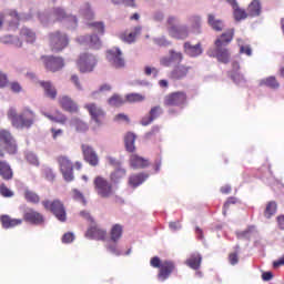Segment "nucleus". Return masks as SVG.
<instances>
[{
  "mask_svg": "<svg viewBox=\"0 0 284 284\" xmlns=\"http://www.w3.org/2000/svg\"><path fill=\"white\" fill-rule=\"evenodd\" d=\"M7 116L16 130H30L37 124V112L30 106H24L20 113L17 109L10 108Z\"/></svg>",
  "mask_w": 284,
  "mask_h": 284,
  "instance_id": "f257e3e1",
  "label": "nucleus"
},
{
  "mask_svg": "<svg viewBox=\"0 0 284 284\" xmlns=\"http://www.w3.org/2000/svg\"><path fill=\"white\" fill-rule=\"evenodd\" d=\"M57 163L67 183H72V181H74V168L75 170H81V168H83V164L81 162L72 163V160H70V158L65 155L58 156Z\"/></svg>",
  "mask_w": 284,
  "mask_h": 284,
  "instance_id": "f03ea898",
  "label": "nucleus"
},
{
  "mask_svg": "<svg viewBox=\"0 0 284 284\" xmlns=\"http://www.w3.org/2000/svg\"><path fill=\"white\" fill-rule=\"evenodd\" d=\"M151 267L159 270L158 278L159 281H168L172 276L173 272L176 270V264L172 261H161L159 256H154L150 261Z\"/></svg>",
  "mask_w": 284,
  "mask_h": 284,
  "instance_id": "7ed1b4c3",
  "label": "nucleus"
},
{
  "mask_svg": "<svg viewBox=\"0 0 284 284\" xmlns=\"http://www.w3.org/2000/svg\"><path fill=\"white\" fill-rule=\"evenodd\" d=\"M42 205L47 212H51L60 223H65L68 221V212L65 211V204L59 199L53 201L43 200Z\"/></svg>",
  "mask_w": 284,
  "mask_h": 284,
  "instance_id": "20e7f679",
  "label": "nucleus"
},
{
  "mask_svg": "<svg viewBox=\"0 0 284 284\" xmlns=\"http://www.w3.org/2000/svg\"><path fill=\"white\" fill-rule=\"evenodd\" d=\"M68 45H70V38H68V34L61 31H53L49 33V47L51 52H63Z\"/></svg>",
  "mask_w": 284,
  "mask_h": 284,
  "instance_id": "39448f33",
  "label": "nucleus"
},
{
  "mask_svg": "<svg viewBox=\"0 0 284 284\" xmlns=\"http://www.w3.org/2000/svg\"><path fill=\"white\" fill-rule=\"evenodd\" d=\"M93 185L98 196H101V199H110L114 194V189L110 181L101 175L95 176Z\"/></svg>",
  "mask_w": 284,
  "mask_h": 284,
  "instance_id": "423d86ee",
  "label": "nucleus"
},
{
  "mask_svg": "<svg viewBox=\"0 0 284 284\" xmlns=\"http://www.w3.org/2000/svg\"><path fill=\"white\" fill-rule=\"evenodd\" d=\"M187 103V93L185 91H175L164 98V105L168 108H183Z\"/></svg>",
  "mask_w": 284,
  "mask_h": 284,
  "instance_id": "0eeeda50",
  "label": "nucleus"
},
{
  "mask_svg": "<svg viewBox=\"0 0 284 284\" xmlns=\"http://www.w3.org/2000/svg\"><path fill=\"white\" fill-rule=\"evenodd\" d=\"M168 26V32L170 37H173V39H187L190 31L187 30V27H179L176 26V18L175 17H169L166 21Z\"/></svg>",
  "mask_w": 284,
  "mask_h": 284,
  "instance_id": "6e6552de",
  "label": "nucleus"
},
{
  "mask_svg": "<svg viewBox=\"0 0 284 284\" xmlns=\"http://www.w3.org/2000/svg\"><path fill=\"white\" fill-rule=\"evenodd\" d=\"M41 61L47 72H59L65 68V61L61 57L42 55Z\"/></svg>",
  "mask_w": 284,
  "mask_h": 284,
  "instance_id": "1a4fd4ad",
  "label": "nucleus"
},
{
  "mask_svg": "<svg viewBox=\"0 0 284 284\" xmlns=\"http://www.w3.org/2000/svg\"><path fill=\"white\" fill-rule=\"evenodd\" d=\"M0 145L4 146L8 154H17L18 152L17 140H14V136H12L9 130H0Z\"/></svg>",
  "mask_w": 284,
  "mask_h": 284,
  "instance_id": "9d476101",
  "label": "nucleus"
},
{
  "mask_svg": "<svg viewBox=\"0 0 284 284\" xmlns=\"http://www.w3.org/2000/svg\"><path fill=\"white\" fill-rule=\"evenodd\" d=\"M77 65L82 74H85V72H92L94 70V65H97V57L88 52L81 53L77 61Z\"/></svg>",
  "mask_w": 284,
  "mask_h": 284,
  "instance_id": "9b49d317",
  "label": "nucleus"
},
{
  "mask_svg": "<svg viewBox=\"0 0 284 284\" xmlns=\"http://www.w3.org/2000/svg\"><path fill=\"white\" fill-rule=\"evenodd\" d=\"M106 59L112 68H115L116 70L125 68V59L123 58V52H121V49L119 48L106 51Z\"/></svg>",
  "mask_w": 284,
  "mask_h": 284,
  "instance_id": "f8f14e48",
  "label": "nucleus"
},
{
  "mask_svg": "<svg viewBox=\"0 0 284 284\" xmlns=\"http://www.w3.org/2000/svg\"><path fill=\"white\" fill-rule=\"evenodd\" d=\"M19 21H28V18L24 16H19L17 11H10L4 17L0 14V28L4 23H8L11 30L19 28Z\"/></svg>",
  "mask_w": 284,
  "mask_h": 284,
  "instance_id": "ddd939ff",
  "label": "nucleus"
},
{
  "mask_svg": "<svg viewBox=\"0 0 284 284\" xmlns=\"http://www.w3.org/2000/svg\"><path fill=\"white\" fill-rule=\"evenodd\" d=\"M87 239H92L93 241H105L108 237V231L101 229L97 222L91 223L85 232Z\"/></svg>",
  "mask_w": 284,
  "mask_h": 284,
  "instance_id": "4468645a",
  "label": "nucleus"
},
{
  "mask_svg": "<svg viewBox=\"0 0 284 284\" xmlns=\"http://www.w3.org/2000/svg\"><path fill=\"white\" fill-rule=\"evenodd\" d=\"M84 109L88 110L92 121H95L98 125L103 123V119H105V111H103L101 106L97 105V103H87L84 104Z\"/></svg>",
  "mask_w": 284,
  "mask_h": 284,
  "instance_id": "2eb2a0df",
  "label": "nucleus"
},
{
  "mask_svg": "<svg viewBox=\"0 0 284 284\" xmlns=\"http://www.w3.org/2000/svg\"><path fill=\"white\" fill-rule=\"evenodd\" d=\"M58 103L64 112H69L70 114H79V104H77L69 95L59 97Z\"/></svg>",
  "mask_w": 284,
  "mask_h": 284,
  "instance_id": "dca6fc26",
  "label": "nucleus"
},
{
  "mask_svg": "<svg viewBox=\"0 0 284 284\" xmlns=\"http://www.w3.org/2000/svg\"><path fill=\"white\" fill-rule=\"evenodd\" d=\"M23 220L27 223H31V225H43V223H45V217H43V214L39 213L34 209H28L24 211Z\"/></svg>",
  "mask_w": 284,
  "mask_h": 284,
  "instance_id": "f3484780",
  "label": "nucleus"
},
{
  "mask_svg": "<svg viewBox=\"0 0 284 284\" xmlns=\"http://www.w3.org/2000/svg\"><path fill=\"white\" fill-rule=\"evenodd\" d=\"M82 154L84 158V161L89 163V165H92L93 168H97L99 165V155H97V152L92 146L82 144L81 145Z\"/></svg>",
  "mask_w": 284,
  "mask_h": 284,
  "instance_id": "a211bd4d",
  "label": "nucleus"
},
{
  "mask_svg": "<svg viewBox=\"0 0 284 284\" xmlns=\"http://www.w3.org/2000/svg\"><path fill=\"white\" fill-rule=\"evenodd\" d=\"M190 70H192V67L178 63L171 71L170 77L174 81H181V79H185L190 74Z\"/></svg>",
  "mask_w": 284,
  "mask_h": 284,
  "instance_id": "6ab92c4d",
  "label": "nucleus"
},
{
  "mask_svg": "<svg viewBox=\"0 0 284 284\" xmlns=\"http://www.w3.org/2000/svg\"><path fill=\"white\" fill-rule=\"evenodd\" d=\"M78 43H80V45H88L94 50H99V48H101V39H99V36L97 34L80 36L78 38Z\"/></svg>",
  "mask_w": 284,
  "mask_h": 284,
  "instance_id": "aec40b11",
  "label": "nucleus"
},
{
  "mask_svg": "<svg viewBox=\"0 0 284 284\" xmlns=\"http://www.w3.org/2000/svg\"><path fill=\"white\" fill-rule=\"evenodd\" d=\"M215 59L220 63H230V49L221 45V41H215Z\"/></svg>",
  "mask_w": 284,
  "mask_h": 284,
  "instance_id": "412c9836",
  "label": "nucleus"
},
{
  "mask_svg": "<svg viewBox=\"0 0 284 284\" xmlns=\"http://www.w3.org/2000/svg\"><path fill=\"white\" fill-rule=\"evenodd\" d=\"M161 114H163V109H161V105L153 106L151 108L149 115L142 118L140 123L145 128L152 124L155 121V119H159Z\"/></svg>",
  "mask_w": 284,
  "mask_h": 284,
  "instance_id": "4be33fe9",
  "label": "nucleus"
},
{
  "mask_svg": "<svg viewBox=\"0 0 284 284\" xmlns=\"http://www.w3.org/2000/svg\"><path fill=\"white\" fill-rule=\"evenodd\" d=\"M129 163L133 170H143L150 165V161L148 159L139 156L138 154H132L130 156Z\"/></svg>",
  "mask_w": 284,
  "mask_h": 284,
  "instance_id": "5701e85b",
  "label": "nucleus"
},
{
  "mask_svg": "<svg viewBox=\"0 0 284 284\" xmlns=\"http://www.w3.org/2000/svg\"><path fill=\"white\" fill-rule=\"evenodd\" d=\"M184 52L185 54H187L189 57H201V54H203V47L201 45V42H199L197 44H192L190 42H185L184 43Z\"/></svg>",
  "mask_w": 284,
  "mask_h": 284,
  "instance_id": "b1692460",
  "label": "nucleus"
},
{
  "mask_svg": "<svg viewBox=\"0 0 284 284\" xmlns=\"http://www.w3.org/2000/svg\"><path fill=\"white\" fill-rule=\"evenodd\" d=\"M43 116L45 119H49V121H52V123H59L60 125H65L68 123V116L63 114L60 110H57L54 114H50L48 112H42Z\"/></svg>",
  "mask_w": 284,
  "mask_h": 284,
  "instance_id": "393cba45",
  "label": "nucleus"
},
{
  "mask_svg": "<svg viewBox=\"0 0 284 284\" xmlns=\"http://www.w3.org/2000/svg\"><path fill=\"white\" fill-rule=\"evenodd\" d=\"M39 85L44 90V94L48 99L54 101L57 99V88L52 85L51 81H39Z\"/></svg>",
  "mask_w": 284,
  "mask_h": 284,
  "instance_id": "a878e982",
  "label": "nucleus"
},
{
  "mask_svg": "<svg viewBox=\"0 0 284 284\" xmlns=\"http://www.w3.org/2000/svg\"><path fill=\"white\" fill-rule=\"evenodd\" d=\"M148 180V174L145 173H134L129 176V185L130 187L136 189L139 185H143Z\"/></svg>",
  "mask_w": 284,
  "mask_h": 284,
  "instance_id": "bb28decb",
  "label": "nucleus"
},
{
  "mask_svg": "<svg viewBox=\"0 0 284 284\" xmlns=\"http://www.w3.org/2000/svg\"><path fill=\"white\" fill-rule=\"evenodd\" d=\"M0 176L3 181H12L14 179V172L6 161H0Z\"/></svg>",
  "mask_w": 284,
  "mask_h": 284,
  "instance_id": "cd10ccee",
  "label": "nucleus"
},
{
  "mask_svg": "<svg viewBox=\"0 0 284 284\" xmlns=\"http://www.w3.org/2000/svg\"><path fill=\"white\" fill-rule=\"evenodd\" d=\"M0 222L4 230H10V227H17V225H21L23 220L21 219H12L10 215H2L0 216Z\"/></svg>",
  "mask_w": 284,
  "mask_h": 284,
  "instance_id": "c85d7f7f",
  "label": "nucleus"
},
{
  "mask_svg": "<svg viewBox=\"0 0 284 284\" xmlns=\"http://www.w3.org/2000/svg\"><path fill=\"white\" fill-rule=\"evenodd\" d=\"M139 34H141V27H135L133 31H131L130 33L128 32L120 33V39L124 43H134Z\"/></svg>",
  "mask_w": 284,
  "mask_h": 284,
  "instance_id": "c756f323",
  "label": "nucleus"
},
{
  "mask_svg": "<svg viewBox=\"0 0 284 284\" xmlns=\"http://www.w3.org/2000/svg\"><path fill=\"white\" fill-rule=\"evenodd\" d=\"M246 12L248 13V17H251L253 19H254V17H261V12H263V7L261 6V1L253 0L248 4Z\"/></svg>",
  "mask_w": 284,
  "mask_h": 284,
  "instance_id": "7c9ffc66",
  "label": "nucleus"
},
{
  "mask_svg": "<svg viewBox=\"0 0 284 284\" xmlns=\"http://www.w3.org/2000/svg\"><path fill=\"white\" fill-rule=\"evenodd\" d=\"M202 261L203 257L199 253H193L185 261V264L187 265V267H191V270H200Z\"/></svg>",
  "mask_w": 284,
  "mask_h": 284,
  "instance_id": "2f4dec72",
  "label": "nucleus"
},
{
  "mask_svg": "<svg viewBox=\"0 0 284 284\" xmlns=\"http://www.w3.org/2000/svg\"><path fill=\"white\" fill-rule=\"evenodd\" d=\"M234 40V29H227L215 41H220L221 45L227 47Z\"/></svg>",
  "mask_w": 284,
  "mask_h": 284,
  "instance_id": "473e14b6",
  "label": "nucleus"
},
{
  "mask_svg": "<svg viewBox=\"0 0 284 284\" xmlns=\"http://www.w3.org/2000/svg\"><path fill=\"white\" fill-rule=\"evenodd\" d=\"M121 236H123V225L114 224L110 230V239L112 243H119Z\"/></svg>",
  "mask_w": 284,
  "mask_h": 284,
  "instance_id": "72a5a7b5",
  "label": "nucleus"
},
{
  "mask_svg": "<svg viewBox=\"0 0 284 284\" xmlns=\"http://www.w3.org/2000/svg\"><path fill=\"white\" fill-rule=\"evenodd\" d=\"M136 141V134L132 132H128L124 136V145L126 152H135L136 146L134 145V142Z\"/></svg>",
  "mask_w": 284,
  "mask_h": 284,
  "instance_id": "f704fd0d",
  "label": "nucleus"
},
{
  "mask_svg": "<svg viewBox=\"0 0 284 284\" xmlns=\"http://www.w3.org/2000/svg\"><path fill=\"white\" fill-rule=\"evenodd\" d=\"M207 23L212 27L213 30H215V32L223 31V20L216 19V17H214L212 13L207 16Z\"/></svg>",
  "mask_w": 284,
  "mask_h": 284,
  "instance_id": "c9c22d12",
  "label": "nucleus"
},
{
  "mask_svg": "<svg viewBox=\"0 0 284 284\" xmlns=\"http://www.w3.org/2000/svg\"><path fill=\"white\" fill-rule=\"evenodd\" d=\"M109 105L112 108H121V105H125L126 98L124 99L119 93H114L111 98L108 100Z\"/></svg>",
  "mask_w": 284,
  "mask_h": 284,
  "instance_id": "e433bc0d",
  "label": "nucleus"
},
{
  "mask_svg": "<svg viewBox=\"0 0 284 284\" xmlns=\"http://www.w3.org/2000/svg\"><path fill=\"white\" fill-rule=\"evenodd\" d=\"M128 174V171L125 169H116L110 174L111 183H121L123 179H125V175Z\"/></svg>",
  "mask_w": 284,
  "mask_h": 284,
  "instance_id": "4c0bfd02",
  "label": "nucleus"
},
{
  "mask_svg": "<svg viewBox=\"0 0 284 284\" xmlns=\"http://www.w3.org/2000/svg\"><path fill=\"white\" fill-rule=\"evenodd\" d=\"M233 17L235 21H244V19H247L250 14L247 13V11H245V9H242L237 4V7L233 8Z\"/></svg>",
  "mask_w": 284,
  "mask_h": 284,
  "instance_id": "58836bf2",
  "label": "nucleus"
},
{
  "mask_svg": "<svg viewBox=\"0 0 284 284\" xmlns=\"http://www.w3.org/2000/svg\"><path fill=\"white\" fill-rule=\"evenodd\" d=\"M21 37L26 38V41L28 43H34L37 41V33L34 31L28 29V28H22L20 31Z\"/></svg>",
  "mask_w": 284,
  "mask_h": 284,
  "instance_id": "ea45409f",
  "label": "nucleus"
},
{
  "mask_svg": "<svg viewBox=\"0 0 284 284\" xmlns=\"http://www.w3.org/2000/svg\"><path fill=\"white\" fill-rule=\"evenodd\" d=\"M125 99L126 103H143V101H145V95L141 93H128Z\"/></svg>",
  "mask_w": 284,
  "mask_h": 284,
  "instance_id": "a19ab883",
  "label": "nucleus"
},
{
  "mask_svg": "<svg viewBox=\"0 0 284 284\" xmlns=\"http://www.w3.org/2000/svg\"><path fill=\"white\" fill-rule=\"evenodd\" d=\"M24 199L28 201V203H33L34 205L41 201L39 194L28 189L24 191Z\"/></svg>",
  "mask_w": 284,
  "mask_h": 284,
  "instance_id": "79ce46f5",
  "label": "nucleus"
},
{
  "mask_svg": "<svg viewBox=\"0 0 284 284\" xmlns=\"http://www.w3.org/2000/svg\"><path fill=\"white\" fill-rule=\"evenodd\" d=\"M276 210H277L276 202H274V201L268 202L266 205V209L264 211L265 219H272V216H274L276 214Z\"/></svg>",
  "mask_w": 284,
  "mask_h": 284,
  "instance_id": "37998d69",
  "label": "nucleus"
},
{
  "mask_svg": "<svg viewBox=\"0 0 284 284\" xmlns=\"http://www.w3.org/2000/svg\"><path fill=\"white\" fill-rule=\"evenodd\" d=\"M72 124L74 125L77 132H88L89 130L88 123L83 122V120H80L78 118L72 119Z\"/></svg>",
  "mask_w": 284,
  "mask_h": 284,
  "instance_id": "c03bdc74",
  "label": "nucleus"
},
{
  "mask_svg": "<svg viewBox=\"0 0 284 284\" xmlns=\"http://www.w3.org/2000/svg\"><path fill=\"white\" fill-rule=\"evenodd\" d=\"M262 85H266V88H272V90H276L280 88L278 81L275 77H268L262 80Z\"/></svg>",
  "mask_w": 284,
  "mask_h": 284,
  "instance_id": "a18cd8bd",
  "label": "nucleus"
},
{
  "mask_svg": "<svg viewBox=\"0 0 284 284\" xmlns=\"http://www.w3.org/2000/svg\"><path fill=\"white\" fill-rule=\"evenodd\" d=\"M239 203V199L231 196L226 200L223 205V216H227V210H230V205H236Z\"/></svg>",
  "mask_w": 284,
  "mask_h": 284,
  "instance_id": "49530a36",
  "label": "nucleus"
},
{
  "mask_svg": "<svg viewBox=\"0 0 284 284\" xmlns=\"http://www.w3.org/2000/svg\"><path fill=\"white\" fill-rule=\"evenodd\" d=\"M53 17H55L57 21H63L64 19H68V13L61 8H55L53 9Z\"/></svg>",
  "mask_w": 284,
  "mask_h": 284,
  "instance_id": "de8ad7c7",
  "label": "nucleus"
},
{
  "mask_svg": "<svg viewBox=\"0 0 284 284\" xmlns=\"http://www.w3.org/2000/svg\"><path fill=\"white\" fill-rule=\"evenodd\" d=\"M89 26L93 28L94 32H98L99 34L105 33V24H103V22H92Z\"/></svg>",
  "mask_w": 284,
  "mask_h": 284,
  "instance_id": "09e8293b",
  "label": "nucleus"
},
{
  "mask_svg": "<svg viewBox=\"0 0 284 284\" xmlns=\"http://www.w3.org/2000/svg\"><path fill=\"white\" fill-rule=\"evenodd\" d=\"M72 199L74 201H79L80 203H82L83 205H85V196H83V193H81V191L73 189L72 190Z\"/></svg>",
  "mask_w": 284,
  "mask_h": 284,
  "instance_id": "8fccbe9b",
  "label": "nucleus"
},
{
  "mask_svg": "<svg viewBox=\"0 0 284 284\" xmlns=\"http://www.w3.org/2000/svg\"><path fill=\"white\" fill-rule=\"evenodd\" d=\"M0 194H1V196H4L6 199H10V197L14 196V192H12L10 189H8V186H6V184L0 185Z\"/></svg>",
  "mask_w": 284,
  "mask_h": 284,
  "instance_id": "3c124183",
  "label": "nucleus"
},
{
  "mask_svg": "<svg viewBox=\"0 0 284 284\" xmlns=\"http://www.w3.org/2000/svg\"><path fill=\"white\" fill-rule=\"evenodd\" d=\"M26 159L30 165H34L36 168H39V158L34 153H27Z\"/></svg>",
  "mask_w": 284,
  "mask_h": 284,
  "instance_id": "603ef678",
  "label": "nucleus"
},
{
  "mask_svg": "<svg viewBox=\"0 0 284 284\" xmlns=\"http://www.w3.org/2000/svg\"><path fill=\"white\" fill-rule=\"evenodd\" d=\"M253 230H254V227L250 226L244 231L237 232L236 236H237V239H250V236H252Z\"/></svg>",
  "mask_w": 284,
  "mask_h": 284,
  "instance_id": "864d4df0",
  "label": "nucleus"
},
{
  "mask_svg": "<svg viewBox=\"0 0 284 284\" xmlns=\"http://www.w3.org/2000/svg\"><path fill=\"white\" fill-rule=\"evenodd\" d=\"M191 21V26L194 30H199V28H201V17L199 16H192L190 18Z\"/></svg>",
  "mask_w": 284,
  "mask_h": 284,
  "instance_id": "5fc2aeb1",
  "label": "nucleus"
},
{
  "mask_svg": "<svg viewBox=\"0 0 284 284\" xmlns=\"http://www.w3.org/2000/svg\"><path fill=\"white\" fill-rule=\"evenodd\" d=\"M170 57L172 61H176L178 63H181L183 61V53L176 52V51H170Z\"/></svg>",
  "mask_w": 284,
  "mask_h": 284,
  "instance_id": "6e6d98bb",
  "label": "nucleus"
},
{
  "mask_svg": "<svg viewBox=\"0 0 284 284\" xmlns=\"http://www.w3.org/2000/svg\"><path fill=\"white\" fill-rule=\"evenodd\" d=\"M50 132H51L52 139H53L54 141H57L58 136H63V130H62V129H54V128H51Z\"/></svg>",
  "mask_w": 284,
  "mask_h": 284,
  "instance_id": "4d7b16f0",
  "label": "nucleus"
},
{
  "mask_svg": "<svg viewBox=\"0 0 284 284\" xmlns=\"http://www.w3.org/2000/svg\"><path fill=\"white\" fill-rule=\"evenodd\" d=\"M229 263L236 265L239 263V253L229 254Z\"/></svg>",
  "mask_w": 284,
  "mask_h": 284,
  "instance_id": "13d9d810",
  "label": "nucleus"
},
{
  "mask_svg": "<svg viewBox=\"0 0 284 284\" xmlns=\"http://www.w3.org/2000/svg\"><path fill=\"white\" fill-rule=\"evenodd\" d=\"M72 241H74V234L72 233H65L62 236V243H72Z\"/></svg>",
  "mask_w": 284,
  "mask_h": 284,
  "instance_id": "bf43d9fd",
  "label": "nucleus"
},
{
  "mask_svg": "<svg viewBox=\"0 0 284 284\" xmlns=\"http://www.w3.org/2000/svg\"><path fill=\"white\" fill-rule=\"evenodd\" d=\"M44 174H45V179H48V181H54L55 175H54V171H52V169H45Z\"/></svg>",
  "mask_w": 284,
  "mask_h": 284,
  "instance_id": "052dcab7",
  "label": "nucleus"
},
{
  "mask_svg": "<svg viewBox=\"0 0 284 284\" xmlns=\"http://www.w3.org/2000/svg\"><path fill=\"white\" fill-rule=\"evenodd\" d=\"M8 85V75L0 71V88H6Z\"/></svg>",
  "mask_w": 284,
  "mask_h": 284,
  "instance_id": "680f3d73",
  "label": "nucleus"
},
{
  "mask_svg": "<svg viewBox=\"0 0 284 284\" xmlns=\"http://www.w3.org/2000/svg\"><path fill=\"white\" fill-rule=\"evenodd\" d=\"M174 61L172 60L171 55L169 58H162L160 63L161 65H164L165 68H170Z\"/></svg>",
  "mask_w": 284,
  "mask_h": 284,
  "instance_id": "e2e57ef3",
  "label": "nucleus"
},
{
  "mask_svg": "<svg viewBox=\"0 0 284 284\" xmlns=\"http://www.w3.org/2000/svg\"><path fill=\"white\" fill-rule=\"evenodd\" d=\"M160 130H161V129H160L158 125L152 126L151 131H149V132L145 134V136H146L148 139H151L152 136H154V134H159Z\"/></svg>",
  "mask_w": 284,
  "mask_h": 284,
  "instance_id": "0e129e2a",
  "label": "nucleus"
},
{
  "mask_svg": "<svg viewBox=\"0 0 284 284\" xmlns=\"http://www.w3.org/2000/svg\"><path fill=\"white\" fill-rule=\"evenodd\" d=\"M169 226H170V230H173V232H176V230H181V222L180 221L170 222Z\"/></svg>",
  "mask_w": 284,
  "mask_h": 284,
  "instance_id": "69168bd1",
  "label": "nucleus"
},
{
  "mask_svg": "<svg viewBox=\"0 0 284 284\" xmlns=\"http://www.w3.org/2000/svg\"><path fill=\"white\" fill-rule=\"evenodd\" d=\"M11 90H12V92H16V93L21 92V90H22L21 84H19V82H12Z\"/></svg>",
  "mask_w": 284,
  "mask_h": 284,
  "instance_id": "338daca9",
  "label": "nucleus"
},
{
  "mask_svg": "<svg viewBox=\"0 0 284 284\" xmlns=\"http://www.w3.org/2000/svg\"><path fill=\"white\" fill-rule=\"evenodd\" d=\"M276 221H277V225H278L280 230H284V215H278L276 217Z\"/></svg>",
  "mask_w": 284,
  "mask_h": 284,
  "instance_id": "774afa93",
  "label": "nucleus"
}]
</instances>
